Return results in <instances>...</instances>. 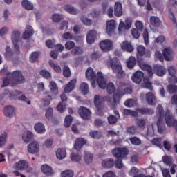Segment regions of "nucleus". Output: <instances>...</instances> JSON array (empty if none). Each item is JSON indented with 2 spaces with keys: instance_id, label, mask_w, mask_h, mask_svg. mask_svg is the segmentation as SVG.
<instances>
[{
  "instance_id": "1",
  "label": "nucleus",
  "mask_w": 177,
  "mask_h": 177,
  "mask_svg": "<svg viewBox=\"0 0 177 177\" xmlns=\"http://www.w3.org/2000/svg\"><path fill=\"white\" fill-rule=\"evenodd\" d=\"M1 75H6L1 79L2 88L8 86L10 84V81H16L17 84H24L26 79L23 77V74L20 71H15L13 73H9L8 69L3 68L0 71Z\"/></svg>"
},
{
  "instance_id": "2",
  "label": "nucleus",
  "mask_w": 177,
  "mask_h": 177,
  "mask_svg": "<svg viewBox=\"0 0 177 177\" xmlns=\"http://www.w3.org/2000/svg\"><path fill=\"white\" fill-rule=\"evenodd\" d=\"M86 77L90 81H97L99 88L101 89H106V79L102 73L97 72L96 75V73L92 68H88L86 71Z\"/></svg>"
},
{
  "instance_id": "3",
  "label": "nucleus",
  "mask_w": 177,
  "mask_h": 177,
  "mask_svg": "<svg viewBox=\"0 0 177 177\" xmlns=\"http://www.w3.org/2000/svg\"><path fill=\"white\" fill-rule=\"evenodd\" d=\"M128 149L126 148H115L113 149L112 154L118 158V160L115 162V168H118V169L122 168V160L120 158H125L128 156Z\"/></svg>"
},
{
  "instance_id": "4",
  "label": "nucleus",
  "mask_w": 177,
  "mask_h": 177,
  "mask_svg": "<svg viewBox=\"0 0 177 177\" xmlns=\"http://www.w3.org/2000/svg\"><path fill=\"white\" fill-rule=\"evenodd\" d=\"M116 85L118 88V94L113 95V102L116 103L115 97H121V96H124V95H127V93H132L131 88H125L127 86V84L122 81H118Z\"/></svg>"
},
{
  "instance_id": "5",
  "label": "nucleus",
  "mask_w": 177,
  "mask_h": 177,
  "mask_svg": "<svg viewBox=\"0 0 177 177\" xmlns=\"http://www.w3.org/2000/svg\"><path fill=\"white\" fill-rule=\"evenodd\" d=\"M111 67L112 71L115 74H117L118 78H122L124 77V71L122 70V66L117 58H114L111 60Z\"/></svg>"
},
{
  "instance_id": "6",
  "label": "nucleus",
  "mask_w": 177,
  "mask_h": 177,
  "mask_svg": "<svg viewBox=\"0 0 177 177\" xmlns=\"http://www.w3.org/2000/svg\"><path fill=\"white\" fill-rule=\"evenodd\" d=\"M20 53V48L15 49V51L10 49V47H6V52L4 53V57L6 60H13Z\"/></svg>"
},
{
  "instance_id": "7",
  "label": "nucleus",
  "mask_w": 177,
  "mask_h": 177,
  "mask_svg": "<svg viewBox=\"0 0 177 177\" xmlns=\"http://www.w3.org/2000/svg\"><path fill=\"white\" fill-rule=\"evenodd\" d=\"M132 26V18L126 17L124 22L120 21L118 26L119 34H122V31L129 30Z\"/></svg>"
},
{
  "instance_id": "8",
  "label": "nucleus",
  "mask_w": 177,
  "mask_h": 177,
  "mask_svg": "<svg viewBox=\"0 0 177 177\" xmlns=\"http://www.w3.org/2000/svg\"><path fill=\"white\" fill-rule=\"evenodd\" d=\"M100 46L102 52H110L113 50V41L109 39H105L100 43Z\"/></svg>"
},
{
  "instance_id": "9",
  "label": "nucleus",
  "mask_w": 177,
  "mask_h": 177,
  "mask_svg": "<svg viewBox=\"0 0 177 177\" xmlns=\"http://www.w3.org/2000/svg\"><path fill=\"white\" fill-rule=\"evenodd\" d=\"M21 33L19 30H14L11 35L12 42L14 45L15 49H20V47L18 46L19 41H20V37Z\"/></svg>"
},
{
  "instance_id": "10",
  "label": "nucleus",
  "mask_w": 177,
  "mask_h": 177,
  "mask_svg": "<svg viewBox=\"0 0 177 177\" xmlns=\"http://www.w3.org/2000/svg\"><path fill=\"white\" fill-rule=\"evenodd\" d=\"M27 148L30 154H37L39 152V143L38 141H32L28 145Z\"/></svg>"
},
{
  "instance_id": "11",
  "label": "nucleus",
  "mask_w": 177,
  "mask_h": 177,
  "mask_svg": "<svg viewBox=\"0 0 177 177\" xmlns=\"http://www.w3.org/2000/svg\"><path fill=\"white\" fill-rule=\"evenodd\" d=\"M145 100L149 106H156L157 104V98H156V94L154 93H147L145 94Z\"/></svg>"
},
{
  "instance_id": "12",
  "label": "nucleus",
  "mask_w": 177,
  "mask_h": 177,
  "mask_svg": "<svg viewBox=\"0 0 177 177\" xmlns=\"http://www.w3.org/2000/svg\"><path fill=\"white\" fill-rule=\"evenodd\" d=\"M78 114L83 120H88L91 117V111L85 107H80L78 109Z\"/></svg>"
},
{
  "instance_id": "13",
  "label": "nucleus",
  "mask_w": 177,
  "mask_h": 177,
  "mask_svg": "<svg viewBox=\"0 0 177 177\" xmlns=\"http://www.w3.org/2000/svg\"><path fill=\"white\" fill-rule=\"evenodd\" d=\"M115 30V21L114 20H109L106 22V33L108 35H113Z\"/></svg>"
},
{
  "instance_id": "14",
  "label": "nucleus",
  "mask_w": 177,
  "mask_h": 177,
  "mask_svg": "<svg viewBox=\"0 0 177 177\" xmlns=\"http://www.w3.org/2000/svg\"><path fill=\"white\" fill-rule=\"evenodd\" d=\"M32 35H34V29L31 26H27L25 32L22 34V39H30Z\"/></svg>"
},
{
  "instance_id": "15",
  "label": "nucleus",
  "mask_w": 177,
  "mask_h": 177,
  "mask_svg": "<svg viewBox=\"0 0 177 177\" xmlns=\"http://www.w3.org/2000/svg\"><path fill=\"white\" fill-rule=\"evenodd\" d=\"M144 76L145 74L142 71H138L131 77V80L133 82H135V84H140V82H142V80H143Z\"/></svg>"
},
{
  "instance_id": "16",
  "label": "nucleus",
  "mask_w": 177,
  "mask_h": 177,
  "mask_svg": "<svg viewBox=\"0 0 177 177\" xmlns=\"http://www.w3.org/2000/svg\"><path fill=\"white\" fill-rule=\"evenodd\" d=\"M113 114H115V115L116 116L111 115L107 118L108 122L109 124H110V125H113V124H117V121H118L120 118V112H118V111L114 110Z\"/></svg>"
},
{
  "instance_id": "17",
  "label": "nucleus",
  "mask_w": 177,
  "mask_h": 177,
  "mask_svg": "<svg viewBox=\"0 0 177 177\" xmlns=\"http://www.w3.org/2000/svg\"><path fill=\"white\" fill-rule=\"evenodd\" d=\"M34 139V134L30 131H25L22 133V140L24 143H30Z\"/></svg>"
},
{
  "instance_id": "18",
  "label": "nucleus",
  "mask_w": 177,
  "mask_h": 177,
  "mask_svg": "<svg viewBox=\"0 0 177 177\" xmlns=\"http://www.w3.org/2000/svg\"><path fill=\"white\" fill-rule=\"evenodd\" d=\"M97 35V32H96V30H90L87 33V36H86L87 44H93V42H95L96 39Z\"/></svg>"
},
{
  "instance_id": "19",
  "label": "nucleus",
  "mask_w": 177,
  "mask_h": 177,
  "mask_svg": "<svg viewBox=\"0 0 177 177\" xmlns=\"http://www.w3.org/2000/svg\"><path fill=\"white\" fill-rule=\"evenodd\" d=\"M14 168L18 171H21V169H27V168H28V162L26 160H20L15 164Z\"/></svg>"
},
{
  "instance_id": "20",
  "label": "nucleus",
  "mask_w": 177,
  "mask_h": 177,
  "mask_svg": "<svg viewBox=\"0 0 177 177\" xmlns=\"http://www.w3.org/2000/svg\"><path fill=\"white\" fill-rule=\"evenodd\" d=\"M84 145H86V140L84 138H77L74 144V149L77 151H80Z\"/></svg>"
},
{
  "instance_id": "21",
  "label": "nucleus",
  "mask_w": 177,
  "mask_h": 177,
  "mask_svg": "<svg viewBox=\"0 0 177 177\" xmlns=\"http://www.w3.org/2000/svg\"><path fill=\"white\" fill-rule=\"evenodd\" d=\"M153 71L158 77H162L163 75H165V73H167L165 68L160 65H155L153 66Z\"/></svg>"
},
{
  "instance_id": "22",
  "label": "nucleus",
  "mask_w": 177,
  "mask_h": 177,
  "mask_svg": "<svg viewBox=\"0 0 177 177\" xmlns=\"http://www.w3.org/2000/svg\"><path fill=\"white\" fill-rule=\"evenodd\" d=\"M75 84H77V80L73 79L71 80L68 84H67L64 88V92L66 93H70V92H73L74 91V88H75Z\"/></svg>"
},
{
  "instance_id": "23",
  "label": "nucleus",
  "mask_w": 177,
  "mask_h": 177,
  "mask_svg": "<svg viewBox=\"0 0 177 177\" xmlns=\"http://www.w3.org/2000/svg\"><path fill=\"white\" fill-rule=\"evenodd\" d=\"M162 55L165 57V60L167 62H171V60L173 59L172 49H171L169 47L166 48L162 50Z\"/></svg>"
},
{
  "instance_id": "24",
  "label": "nucleus",
  "mask_w": 177,
  "mask_h": 177,
  "mask_svg": "<svg viewBox=\"0 0 177 177\" xmlns=\"http://www.w3.org/2000/svg\"><path fill=\"white\" fill-rule=\"evenodd\" d=\"M34 129L37 133L43 134L46 132V129H45V124L42 122L36 123L34 126Z\"/></svg>"
},
{
  "instance_id": "25",
  "label": "nucleus",
  "mask_w": 177,
  "mask_h": 177,
  "mask_svg": "<svg viewBox=\"0 0 177 177\" xmlns=\"http://www.w3.org/2000/svg\"><path fill=\"white\" fill-rule=\"evenodd\" d=\"M41 171L46 176H52L53 175V169L48 165H43L41 167Z\"/></svg>"
},
{
  "instance_id": "26",
  "label": "nucleus",
  "mask_w": 177,
  "mask_h": 177,
  "mask_svg": "<svg viewBox=\"0 0 177 177\" xmlns=\"http://www.w3.org/2000/svg\"><path fill=\"white\" fill-rule=\"evenodd\" d=\"M104 100H107V97H102L99 95H95L94 97V104L95 107L98 109V110L102 107V104Z\"/></svg>"
},
{
  "instance_id": "27",
  "label": "nucleus",
  "mask_w": 177,
  "mask_h": 177,
  "mask_svg": "<svg viewBox=\"0 0 177 177\" xmlns=\"http://www.w3.org/2000/svg\"><path fill=\"white\" fill-rule=\"evenodd\" d=\"M114 13L117 17H121L123 13L122 4L120 2H116L114 6Z\"/></svg>"
},
{
  "instance_id": "28",
  "label": "nucleus",
  "mask_w": 177,
  "mask_h": 177,
  "mask_svg": "<svg viewBox=\"0 0 177 177\" xmlns=\"http://www.w3.org/2000/svg\"><path fill=\"white\" fill-rule=\"evenodd\" d=\"M156 115L158 117V120H165V115H164V108L162 105L158 104L156 108Z\"/></svg>"
},
{
  "instance_id": "29",
  "label": "nucleus",
  "mask_w": 177,
  "mask_h": 177,
  "mask_svg": "<svg viewBox=\"0 0 177 177\" xmlns=\"http://www.w3.org/2000/svg\"><path fill=\"white\" fill-rule=\"evenodd\" d=\"M121 49L124 52H133V46H132V44L128 41H123L121 45Z\"/></svg>"
},
{
  "instance_id": "30",
  "label": "nucleus",
  "mask_w": 177,
  "mask_h": 177,
  "mask_svg": "<svg viewBox=\"0 0 177 177\" xmlns=\"http://www.w3.org/2000/svg\"><path fill=\"white\" fill-rule=\"evenodd\" d=\"M139 66L140 67V68H142V70L147 71L148 77H153V73L151 66L141 62L139 64Z\"/></svg>"
},
{
  "instance_id": "31",
  "label": "nucleus",
  "mask_w": 177,
  "mask_h": 177,
  "mask_svg": "<svg viewBox=\"0 0 177 177\" xmlns=\"http://www.w3.org/2000/svg\"><path fill=\"white\" fill-rule=\"evenodd\" d=\"M3 113L6 117L12 118L15 115V108L12 106H6L3 109Z\"/></svg>"
},
{
  "instance_id": "32",
  "label": "nucleus",
  "mask_w": 177,
  "mask_h": 177,
  "mask_svg": "<svg viewBox=\"0 0 177 177\" xmlns=\"http://www.w3.org/2000/svg\"><path fill=\"white\" fill-rule=\"evenodd\" d=\"M49 88L53 96H56L59 93V88H57V84L56 82L51 81L49 82Z\"/></svg>"
},
{
  "instance_id": "33",
  "label": "nucleus",
  "mask_w": 177,
  "mask_h": 177,
  "mask_svg": "<svg viewBox=\"0 0 177 177\" xmlns=\"http://www.w3.org/2000/svg\"><path fill=\"white\" fill-rule=\"evenodd\" d=\"M137 111L138 113H140V114H142V115H152V114H154V110L148 108H138L137 109Z\"/></svg>"
},
{
  "instance_id": "34",
  "label": "nucleus",
  "mask_w": 177,
  "mask_h": 177,
  "mask_svg": "<svg viewBox=\"0 0 177 177\" xmlns=\"http://www.w3.org/2000/svg\"><path fill=\"white\" fill-rule=\"evenodd\" d=\"M102 166L103 168H112L114 167V160L112 158H108L102 161Z\"/></svg>"
},
{
  "instance_id": "35",
  "label": "nucleus",
  "mask_w": 177,
  "mask_h": 177,
  "mask_svg": "<svg viewBox=\"0 0 177 177\" xmlns=\"http://www.w3.org/2000/svg\"><path fill=\"white\" fill-rule=\"evenodd\" d=\"M64 8L66 12H68V13H70L71 15H78V13H80L78 9L71 5H66L64 6Z\"/></svg>"
},
{
  "instance_id": "36",
  "label": "nucleus",
  "mask_w": 177,
  "mask_h": 177,
  "mask_svg": "<svg viewBox=\"0 0 177 177\" xmlns=\"http://www.w3.org/2000/svg\"><path fill=\"white\" fill-rule=\"evenodd\" d=\"M150 24L153 27H160L161 26V20L156 16H151L149 19Z\"/></svg>"
},
{
  "instance_id": "37",
  "label": "nucleus",
  "mask_w": 177,
  "mask_h": 177,
  "mask_svg": "<svg viewBox=\"0 0 177 177\" xmlns=\"http://www.w3.org/2000/svg\"><path fill=\"white\" fill-rule=\"evenodd\" d=\"M158 131L159 133H164L166 129L165 123L164 122V119L157 121Z\"/></svg>"
},
{
  "instance_id": "38",
  "label": "nucleus",
  "mask_w": 177,
  "mask_h": 177,
  "mask_svg": "<svg viewBox=\"0 0 177 177\" xmlns=\"http://www.w3.org/2000/svg\"><path fill=\"white\" fill-rule=\"evenodd\" d=\"M106 86L109 95H113V93L115 92V86L114 85V83L109 82L107 84V80H106Z\"/></svg>"
},
{
  "instance_id": "39",
  "label": "nucleus",
  "mask_w": 177,
  "mask_h": 177,
  "mask_svg": "<svg viewBox=\"0 0 177 177\" xmlns=\"http://www.w3.org/2000/svg\"><path fill=\"white\" fill-rule=\"evenodd\" d=\"M56 156L59 160H63V158H65L66 156H67V152L66 149L59 148L56 151Z\"/></svg>"
},
{
  "instance_id": "40",
  "label": "nucleus",
  "mask_w": 177,
  "mask_h": 177,
  "mask_svg": "<svg viewBox=\"0 0 177 177\" xmlns=\"http://www.w3.org/2000/svg\"><path fill=\"white\" fill-rule=\"evenodd\" d=\"M136 64V58L133 56L129 57V58L127 61V66L128 68H133L135 65Z\"/></svg>"
},
{
  "instance_id": "41",
  "label": "nucleus",
  "mask_w": 177,
  "mask_h": 177,
  "mask_svg": "<svg viewBox=\"0 0 177 177\" xmlns=\"http://www.w3.org/2000/svg\"><path fill=\"white\" fill-rule=\"evenodd\" d=\"M21 5L24 9H26V10H32L34 9V5L28 0H23Z\"/></svg>"
},
{
  "instance_id": "42",
  "label": "nucleus",
  "mask_w": 177,
  "mask_h": 177,
  "mask_svg": "<svg viewBox=\"0 0 177 177\" xmlns=\"http://www.w3.org/2000/svg\"><path fill=\"white\" fill-rule=\"evenodd\" d=\"M7 139H8V133L6 131H3L0 135V147H3V146H5V143H6Z\"/></svg>"
},
{
  "instance_id": "43",
  "label": "nucleus",
  "mask_w": 177,
  "mask_h": 177,
  "mask_svg": "<svg viewBox=\"0 0 177 177\" xmlns=\"http://www.w3.org/2000/svg\"><path fill=\"white\" fill-rule=\"evenodd\" d=\"M84 161L86 164H92L93 161V155L89 152L84 153Z\"/></svg>"
},
{
  "instance_id": "44",
  "label": "nucleus",
  "mask_w": 177,
  "mask_h": 177,
  "mask_svg": "<svg viewBox=\"0 0 177 177\" xmlns=\"http://www.w3.org/2000/svg\"><path fill=\"white\" fill-rule=\"evenodd\" d=\"M143 88H146V89H149V91H153V84L150 82L149 79H144V83L142 84Z\"/></svg>"
},
{
  "instance_id": "45",
  "label": "nucleus",
  "mask_w": 177,
  "mask_h": 177,
  "mask_svg": "<svg viewBox=\"0 0 177 177\" xmlns=\"http://www.w3.org/2000/svg\"><path fill=\"white\" fill-rule=\"evenodd\" d=\"M80 90L83 95H87L89 92V86L86 82H83L80 85Z\"/></svg>"
},
{
  "instance_id": "46",
  "label": "nucleus",
  "mask_w": 177,
  "mask_h": 177,
  "mask_svg": "<svg viewBox=\"0 0 177 177\" xmlns=\"http://www.w3.org/2000/svg\"><path fill=\"white\" fill-rule=\"evenodd\" d=\"M49 66L51 67V68H53L54 71L55 73H62V68L57 64H55L53 61H50L49 62Z\"/></svg>"
},
{
  "instance_id": "47",
  "label": "nucleus",
  "mask_w": 177,
  "mask_h": 177,
  "mask_svg": "<svg viewBox=\"0 0 177 177\" xmlns=\"http://www.w3.org/2000/svg\"><path fill=\"white\" fill-rule=\"evenodd\" d=\"M84 53V50H82V48L81 47H78V46H76L73 49H72L71 53V55H82V53Z\"/></svg>"
},
{
  "instance_id": "48",
  "label": "nucleus",
  "mask_w": 177,
  "mask_h": 177,
  "mask_svg": "<svg viewBox=\"0 0 177 177\" xmlns=\"http://www.w3.org/2000/svg\"><path fill=\"white\" fill-rule=\"evenodd\" d=\"M39 56V53H38V52L32 53V54L30 55V56L29 57V60H30V63H35V62H37V60H38Z\"/></svg>"
},
{
  "instance_id": "49",
  "label": "nucleus",
  "mask_w": 177,
  "mask_h": 177,
  "mask_svg": "<svg viewBox=\"0 0 177 177\" xmlns=\"http://www.w3.org/2000/svg\"><path fill=\"white\" fill-rule=\"evenodd\" d=\"M129 141L131 145H135L136 146H139V145H142V140L139 139V138L134 136L129 138Z\"/></svg>"
},
{
  "instance_id": "50",
  "label": "nucleus",
  "mask_w": 177,
  "mask_h": 177,
  "mask_svg": "<svg viewBox=\"0 0 177 177\" xmlns=\"http://www.w3.org/2000/svg\"><path fill=\"white\" fill-rule=\"evenodd\" d=\"M61 177H73L74 171L72 170H65L60 174Z\"/></svg>"
},
{
  "instance_id": "51",
  "label": "nucleus",
  "mask_w": 177,
  "mask_h": 177,
  "mask_svg": "<svg viewBox=\"0 0 177 177\" xmlns=\"http://www.w3.org/2000/svg\"><path fill=\"white\" fill-rule=\"evenodd\" d=\"M136 125L138 128H143L146 125V120L143 118H137L136 122Z\"/></svg>"
},
{
  "instance_id": "52",
  "label": "nucleus",
  "mask_w": 177,
  "mask_h": 177,
  "mask_svg": "<svg viewBox=\"0 0 177 177\" xmlns=\"http://www.w3.org/2000/svg\"><path fill=\"white\" fill-rule=\"evenodd\" d=\"M89 136L93 139H99L102 136V133L97 131H91L89 132Z\"/></svg>"
},
{
  "instance_id": "53",
  "label": "nucleus",
  "mask_w": 177,
  "mask_h": 177,
  "mask_svg": "<svg viewBox=\"0 0 177 177\" xmlns=\"http://www.w3.org/2000/svg\"><path fill=\"white\" fill-rule=\"evenodd\" d=\"M137 53L138 56H145L146 53V48L143 46H138L137 47Z\"/></svg>"
},
{
  "instance_id": "54",
  "label": "nucleus",
  "mask_w": 177,
  "mask_h": 177,
  "mask_svg": "<svg viewBox=\"0 0 177 177\" xmlns=\"http://www.w3.org/2000/svg\"><path fill=\"white\" fill-rule=\"evenodd\" d=\"M63 75L66 77V78H68L70 75H71V71H70V68L67 65H64L63 68Z\"/></svg>"
},
{
  "instance_id": "55",
  "label": "nucleus",
  "mask_w": 177,
  "mask_h": 177,
  "mask_svg": "<svg viewBox=\"0 0 177 177\" xmlns=\"http://www.w3.org/2000/svg\"><path fill=\"white\" fill-rule=\"evenodd\" d=\"M123 113L124 115H131L132 117H138V112L135 111L124 109Z\"/></svg>"
},
{
  "instance_id": "56",
  "label": "nucleus",
  "mask_w": 177,
  "mask_h": 177,
  "mask_svg": "<svg viewBox=\"0 0 177 177\" xmlns=\"http://www.w3.org/2000/svg\"><path fill=\"white\" fill-rule=\"evenodd\" d=\"M136 132H138V127L136 126H131L127 129V133L129 135H136Z\"/></svg>"
},
{
  "instance_id": "57",
  "label": "nucleus",
  "mask_w": 177,
  "mask_h": 177,
  "mask_svg": "<svg viewBox=\"0 0 177 177\" xmlns=\"http://www.w3.org/2000/svg\"><path fill=\"white\" fill-rule=\"evenodd\" d=\"M136 104V101L133 99H128L124 102V105L126 107H133Z\"/></svg>"
},
{
  "instance_id": "58",
  "label": "nucleus",
  "mask_w": 177,
  "mask_h": 177,
  "mask_svg": "<svg viewBox=\"0 0 177 177\" xmlns=\"http://www.w3.org/2000/svg\"><path fill=\"white\" fill-rule=\"evenodd\" d=\"M73 121V117H71V115H68L65 118V120H64V127L66 128H68V127H70V125H71V122Z\"/></svg>"
},
{
  "instance_id": "59",
  "label": "nucleus",
  "mask_w": 177,
  "mask_h": 177,
  "mask_svg": "<svg viewBox=\"0 0 177 177\" xmlns=\"http://www.w3.org/2000/svg\"><path fill=\"white\" fill-rule=\"evenodd\" d=\"M89 16H91V17H93V19H96L98 16H100V11L97 9L94 8L90 12Z\"/></svg>"
},
{
  "instance_id": "60",
  "label": "nucleus",
  "mask_w": 177,
  "mask_h": 177,
  "mask_svg": "<svg viewBox=\"0 0 177 177\" xmlns=\"http://www.w3.org/2000/svg\"><path fill=\"white\" fill-rule=\"evenodd\" d=\"M50 102H52V97L50 95H48L41 100V103L44 106H49L50 104Z\"/></svg>"
},
{
  "instance_id": "61",
  "label": "nucleus",
  "mask_w": 177,
  "mask_h": 177,
  "mask_svg": "<svg viewBox=\"0 0 177 177\" xmlns=\"http://www.w3.org/2000/svg\"><path fill=\"white\" fill-rule=\"evenodd\" d=\"M82 158V157L79 154H77L75 153H71V160L74 162H78V161H81Z\"/></svg>"
},
{
  "instance_id": "62",
  "label": "nucleus",
  "mask_w": 177,
  "mask_h": 177,
  "mask_svg": "<svg viewBox=\"0 0 177 177\" xmlns=\"http://www.w3.org/2000/svg\"><path fill=\"white\" fill-rule=\"evenodd\" d=\"M45 116L47 118V120H52V117H53V109L48 108L46 111Z\"/></svg>"
},
{
  "instance_id": "63",
  "label": "nucleus",
  "mask_w": 177,
  "mask_h": 177,
  "mask_svg": "<svg viewBox=\"0 0 177 177\" xmlns=\"http://www.w3.org/2000/svg\"><path fill=\"white\" fill-rule=\"evenodd\" d=\"M80 20H81L82 23H83V24H84V26H91L92 24V19H90L87 17H82L80 18Z\"/></svg>"
},
{
  "instance_id": "64",
  "label": "nucleus",
  "mask_w": 177,
  "mask_h": 177,
  "mask_svg": "<svg viewBox=\"0 0 177 177\" xmlns=\"http://www.w3.org/2000/svg\"><path fill=\"white\" fill-rule=\"evenodd\" d=\"M167 92H169V93H177V86L169 85L167 86Z\"/></svg>"
}]
</instances>
